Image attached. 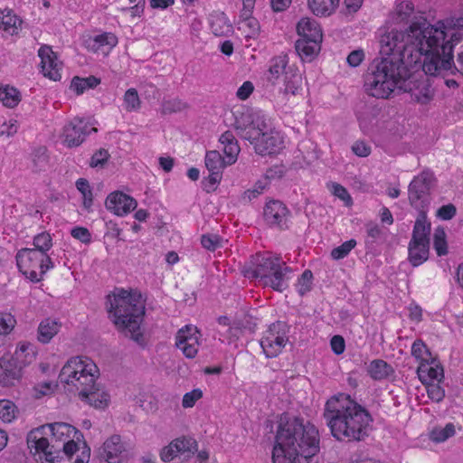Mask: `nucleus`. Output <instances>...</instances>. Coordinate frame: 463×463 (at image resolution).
<instances>
[{"label": "nucleus", "mask_w": 463, "mask_h": 463, "mask_svg": "<svg viewBox=\"0 0 463 463\" xmlns=\"http://www.w3.org/2000/svg\"><path fill=\"white\" fill-rule=\"evenodd\" d=\"M456 28H463V18L439 21L435 25L426 22L413 23L406 31H402L404 37L401 48L420 52L418 61L410 67V71L421 64L422 71L431 76L453 69L463 74V45L458 53V67L453 61L454 45L462 37L460 33L455 31Z\"/></svg>", "instance_id": "obj_1"}, {"label": "nucleus", "mask_w": 463, "mask_h": 463, "mask_svg": "<svg viewBox=\"0 0 463 463\" xmlns=\"http://www.w3.org/2000/svg\"><path fill=\"white\" fill-rule=\"evenodd\" d=\"M403 34L402 31L392 30L381 40L380 59L370 64L364 79L365 92L376 99H389L396 89L407 90L411 67L420 57L419 51L408 52L401 48Z\"/></svg>", "instance_id": "obj_2"}, {"label": "nucleus", "mask_w": 463, "mask_h": 463, "mask_svg": "<svg viewBox=\"0 0 463 463\" xmlns=\"http://www.w3.org/2000/svg\"><path fill=\"white\" fill-rule=\"evenodd\" d=\"M403 34L402 31L392 30L381 40L380 59L370 64L364 79L365 92L376 99H389L396 89L407 90L411 67L420 57L419 51L408 52L401 48Z\"/></svg>", "instance_id": "obj_3"}, {"label": "nucleus", "mask_w": 463, "mask_h": 463, "mask_svg": "<svg viewBox=\"0 0 463 463\" xmlns=\"http://www.w3.org/2000/svg\"><path fill=\"white\" fill-rule=\"evenodd\" d=\"M106 307L109 317L118 331L136 342L142 339L141 323L145 304L137 291L115 288L107 297Z\"/></svg>", "instance_id": "obj_4"}, {"label": "nucleus", "mask_w": 463, "mask_h": 463, "mask_svg": "<svg viewBox=\"0 0 463 463\" xmlns=\"http://www.w3.org/2000/svg\"><path fill=\"white\" fill-rule=\"evenodd\" d=\"M324 416L332 434H365L372 430L370 413L345 394L327 401Z\"/></svg>", "instance_id": "obj_5"}, {"label": "nucleus", "mask_w": 463, "mask_h": 463, "mask_svg": "<svg viewBox=\"0 0 463 463\" xmlns=\"http://www.w3.org/2000/svg\"><path fill=\"white\" fill-rule=\"evenodd\" d=\"M244 276L257 279L263 287L282 292L288 287L291 268L270 252L257 253L244 268Z\"/></svg>", "instance_id": "obj_6"}, {"label": "nucleus", "mask_w": 463, "mask_h": 463, "mask_svg": "<svg viewBox=\"0 0 463 463\" xmlns=\"http://www.w3.org/2000/svg\"><path fill=\"white\" fill-rule=\"evenodd\" d=\"M319 451L317 436H274L272 463H312Z\"/></svg>", "instance_id": "obj_7"}, {"label": "nucleus", "mask_w": 463, "mask_h": 463, "mask_svg": "<svg viewBox=\"0 0 463 463\" xmlns=\"http://www.w3.org/2000/svg\"><path fill=\"white\" fill-rule=\"evenodd\" d=\"M279 86V93L284 97L296 96L302 90V75L294 66L288 65L287 55H279L269 61L265 72V87L274 91Z\"/></svg>", "instance_id": "obj_8"}, {"label": "nucleus", "mask_w": 463, "mask_h": 463, "mask_svg": "<svg viewBox=\"0 0 463 463\" xmlns=\"http://www.w3.org/2000/svg\"><path fill=\"white\" fill-rule=\"evenodd\" d=\"M99 376V370L91 359L86 356H74L62 366L59 380L68 386L69 391L86 393L87 390L94 386Z\"/></svg>", "instance_id": "obj_9"}, {"label": "nucleus", "mask_w": 463, "mask_h": 463, "mask_svg": "<svg viewBox=\"0 0 463 463\" xmlns=\"http://www.w3.org/2000/svg\"><path fill=\"white\" fill-rule=\"evenodd\" d=\"M27 446L30 453L42 461V463H67V458L61 455V442L58 439L51 441L42 436H27ZM81 454H77L74 463H88L90 457V449L83 443Z\"/></svg>", "instance_id": "obj_10"}, {"label": "nucleus", "mask_w": 463, "mask_h": 463, "mask_svg": "<svg viewBox=\"0 0 463 463\" xmlns=\"http://www.w3.org/2000/svg\"><path fill=\"white\" fill-rule=\"evenodd\" d=\"M18 270L32 282L37 283L43 279L48 270L54 268L50 255L35 251L31 248H23L15 255Z\"/></svg>", "instance_id": "obj_11"}, {"label": "nucleus", "mask_w": 463, "mask_h": 463, "mask_svg": "<svg viewBox=\"0 0 463 463\" xmlns=\"http://www.w3.org/2000/svg\"><path fill=\"white\" fill-rule=\"evenodd\" d=\"M267 434H317L318 430L309 421L289 412L273 414L265 420Z\"/></svg>", "instance_id": "obj_12"}, {"label": "nucleus", "mask_w": 463, "mask_h": 463, "mask_svg": "<svg viewBox=\"0 0 463 463\" xmlns=\"http://www.w3.org/2000/svg\"><path fill=\"white\" fill-rule=\"evenodd\" d=\"M430 233V222H428L427 216H418L408 247L409 260L414 267L421 265L429 258Z\"/></svg>", "instance_id": "obj_13"}, {"label": "nucleus", "mask_w": 463, "mask_h": 463, "mask_svg": "<svg viewBox=\"0 0 463 463\" xmlns=\"http://www.w3.org/2000/svg\"><path fill=\"white\" fill-rule=\"evenodd\" d=\"M436 178L430 170H424L416 175L408 186L410 204L419 211L418 216H427V208L430 203V190L435 185Z\"/></svg>", "instance_id": "obj_14"}, {"label": "nucleus", "mask_w": 463, "mask_h": 463, "mask_svg": "<svg viewBox=\"0 0 463 463\" xmlns=\"http://www.w3.org/2000/svg\"><path fill=\"white\" fill-rule=\"evenodd\" d=\"M289 326L282 321H276L262 333L260 344L267 358L277 357L288 342Z\"/></svg>", "instance_id": "obj_15"}, {"label": "nucleus", "mask_w": 463, "mask_h": 463, "mask_svg": "<svg viewBox=\"0 0 463 463\" xmlns=\"http://www.w3.org/2000/svg\"><path fill=\"white\" fill-rule=\"evenodd\" d=\"M234 128L244 139L252 142L266 129V122L262 116L249 111L235 113Z\"/></svg>", "instance_id": "obj_16"}, {"label": "nucleus", "mask_w": 463, "mask_h": 463, "mask_svg": "<svg viewBox=\"0 0 463 463\" xmlns=\"http://www.w3.org/2000/svg\"><path fill=\"white\" fill-rule=\"evenodd\" d=\"M91 132H97V128L91 127L89 121L74 118L62 128L61 136L62 144L69 148L79 146Z\"/></svg>", "instance_id": "obj_17"}, {"label": "nucleus", "mask_w": 463, "mask_h": 463, "mask_svg": "<svg viewBox=\"0 0 463 463\" xmlns=\"http://www.w3.org/2000/svg\"><path fill=\"white\" fill-rule=\"evenodd\" d=\"M197 451V442L192 436H181L175 439L169 445L160 451V458L164 462H170L178 455L190 457Z\"/></svg>", "instance_id": "obj_18"}, {"label": "nucleus", "mask_w": 463, "mask_h": 463, "mask_svg": "<svg viewBox=\"0 0 463 463\" xmlns=\"http://www.w3.org/2000/svg\"><path fill=\"white\" fill-rule=\"evenodd\" d=\"M41 59V71L44 77L54 81L61 79L62 62L49 45H42L38 50Z\"/></svg>", "instance_id": "obj_19"}, {"label": "nucleus", "mask_w": 463, "mask_h": 463, "mask_svg": "<svg viewBox=\"0 0 463 463\" xmlns=\"http://www.w3.org/2000/svg\"><path fill=\"white\" fill-rule=\"evenodd\" d=\"M200 333L194 326H185L178 330L175 345L187 358H194L199 349Z\"/></svg>", "instance_id": "obj_20"}, {"label": "nucleus", "mask_w": 463, "mask_h": 463, "mask_svg": "<svg viewBox=\"0 0 463 463\" xmlns=\"http://www.w3.org/2000/svg\"><path fill=\"white\" fill-rule=\"evenodd\" d=\"M258 137L250 142L254 146L256 153L260 155H270L279 152L283 147V137L279 132L269 129L260 131Z\"/></svg>", "instance_id": "obj_21"}, {"label": "nucleus", "mask_w": 463, "mask_h": 463, "mask_svg": "<svg viewBox=\"0 0 463 463\" xmlns=\"http://www.w3.org/2000/svg\"><path fill=\"white\" fill-rule=\"evenodd\" d=\"M106 208L118 216H124L136 209L137 201L122 192H114L108 195Z\"/></svg>", "instance_id": "obj_22"}, {"label": "nucleus", "mask_w": 463, "mask_h": 463, "mask_svg": "<svg viewBox=\"0 0 463 463\" xmlns=\"http://www.w3.org/2000/svg\"><path fill=\"white\" fill-rule=\"evenodd\" d=\"M22 377V366L14 357L4 356L0 358V384L13 386Z\"/></svg>", "instance_id": "obj_23"}, {"label": "nucleus", "mask_w": 463, "mask_h": 463, "mask_svg": "<svg viewBox=\"0 0 463 463\" xmlns=\"http://www.w3.org/2000/svg\"><path fill=\"white\" fill-rule=\"evenodd\" d=\"M288 210L279 201H271L264 208L265 222L272 227H287Z\"/></svg>", "instance_id": "obj_24"}, {"label": "nucleus", "mask_w": 463, "mask_h": 463, "mask_svg": "<svg viewBox=\"0 0 463 463\" xmlns=\"http://www.w3.org/2000/svg\"><path fill=\"white\" fill-rule=\"evenodd\" d=\"M125 446L120 436H110L99 449V458L108 463H120Z\"/></svg>", "instance_id": "obj_25"}, {"label": "nucleus", "mask_w": 463, "mask_h": 463, "mask_svg": "<svg viewBox=\"0 0 463 463\" xmlns=\"http://www.w3.org/2000/svg\"><path fill=\"white\" fill-rule=\"evenodd\" d=\"M417 373L422 383L441 382L444 378L443 367L436 358L430 362L420 363Z\"/></svg>", "instance_id": "obj_26"}, {"label": "nucleus", "mask_w": 463, "mask_h": 463, "mask_svg": "<svg viewBox=\"0 0 463 463\" xmlns=\"http://www.w3.org/2000/svg\"><path fill=\"white\" fill-rule=\"evenodd\" d=\"M89 50L96 53L108 55L110 51L118 44V38L111 33H104L93 37H90L87 41Z\"/></svg>", "instance_id": "obj_27"}, {"label": "nucleus", "mask_w": 463, "mask_h": 463, "mask_svg": "<svg viewBox=\"0 0 463 463\" xmlns=\"http://www.w3.org/2000/svg\"><path fill=\"white\" fill-rule=\"evenodd\" d=\"M205 166L208 169L210 175L209 179L213 184H216L221 180L222 171L229 165L225 162V158L222 157L221 154L217 150L208 151L205 155Z\"/></svg>", "instance_id": "obj_28"}, {"label": "nucleus", "mask_w": 463, "mask_h": 463, "mask_svg": "<svg viewBox=\"0 0 463 463\" xmlns=\"http://www.w3.org/2000/svg\"><path fill=\"white\" fill-rule=\"evenodd\" d=\"M222 149L224 153L225 162L232 165L237 161L241 148L237 139L231 131H226L219 138Z\"/></svg>", "instance_id": "obj_29"}, {"label": "nucleus", "mask_w": 463, "mask_h": 463, "mask_svg": "<svg viewBox=\"0 0 463 463\" xmlns=\"http://www.w3.org/2000/svg\"><path fill=\"white\" fill-rule=\"evenodd\" d=\"M80 399L96 409H104L109 405V395L95 382L94 386L86 391V393H79Z\"/></svg>", "instance_id": "obj_30"}, {"label": "nucleus", "mask_w": 463, "mask_h": 463, "mask_svg": "<svg viewBox=\"0 0 463 463\" xmlns=\"http://www.w3.org/2000/svg\"><path fill=\"white\" fill-rule=\"evenodd\" d=\"M299 39L322 40V30L314 19L305 17L302 18L297 25Z\"/></svg>", "instance_id": "obj_31"}, {"label": "nucleus", "mask_w": 463, "mask_h": 463, "mask_svg": "<svg viewBox=\"0 0 463 463\" xmlns=\"http://www.w3.org/2000/svg\"><path fill=\"white\" fill-rule=\"evenodd\" d=\"M209 25L216 36H226L232 32V26L227 16L222 12H213L209 15Z\"/></svg>", "instance_id": "obj_32"}, {"label": "nucleus", "mask_w": 463, "mask_h": 463, "mask_svg": "<svg viewBox=\"0 0 463 463\" xmlns=\"http://www.w3.org/2000/svg\"><path fill=\"white\" fill-rule=\"evenodd\" d=\"M79 434L80 430L73 425L66 422H53L43 424L30 430L29 434Z\"/></svg>", "instance_id": "obj_33"}, {"label": "nucleus", "mask_w": 463, "mask_h": 463, "mask_svg": "<svg viewBox=\"0 0 463 463\" xmlns=\"http://www.w3.org/2000/svg\"><path fill=\"white\" fill-rule=\"evenodd\" d=\"M61 323L57 319L45 318L38 326L37 339L43 344H48L58 334L61 329Z\"/></svg>", "instance_id": "obj_34"}, {"label": "nucleus", "mask_w": 463, "mask_h": 463, "mask_svg": "<svg viewBox=\"0 0 463 463\" xmlns=\"http://www.w3.org/2000/svg\"><path fill=\"white\" fill-rule=\"evenodd\" d=\"M370 377L375 381H383L394 374L393 367L382 359H375L370 362L367 367Z\"/></svg>", "instance_id": "obj_35"}, {"label": "nucleus", "mask_w": 463, "mask_h": 463, "mask_svg": "<svg viewBox=\"0 0 463 463\" xmlns=\"http://www.w3.org/2000/svg\"><path fill=\"white\" fill-rule=\"evenodd\" d=\"M22 21L10 10L0 11V33L6 35L16 34Z\"/></svg>", "instance_id": "obj_36"}, {"label": "nucleus", "mask_w": 463, "mask_h": 463, "mask_svg": "<svg viewBox=\"0 0 463 463\" xmlns=\"http://www.w3.org/2000/svg\"><path fill=\"white\" fill-rule=\"evenodd\" d=\"M322 40L298 39L296 50L302 59L311 61L320 51Z\"/></svg>", "instance_id": "obj_37"}, {"label": "nucleus", "mask_w": 463, "mask_h": 463, "mask_svg": "<svg viewBox=\"0 0 463 463\" xmlns=\"http://www.w3.org/2000/svg\"><path fill=\"white\" fill-rule=\"evenodd\" d=\"M22 100V94L18 89L8 84L0 83V102L3 106L14 109Z\"/></svg>", "instance_id": "obj_38"}, {"label": "nucleus", "mask_w": 463, "mask_h": 463, "mask_svg": "<svg viewBox=\"0 0 463 463\" xmlns=\"http://www.w3.org/2000/svg\"><path fill=\"white\" fill-rule=\"evenodd\" d=\"M308 6L317 16L330 15L338 5L339 0H308Z\"/></svg>", "instance_id": "obj_39"}, {"label": "nucleus", "mask_w": 463, "mask_h": 463, "mask_svg": "<svg viewBox=\"0 0 463 463\" xmlns=\"http://www.w3.org/2000/svg\"><path fill=\"white\" fill-rule=\"evenodd\" d=\"M100 83V80L95 76L87 78L74 77L71 82L70 89L77 95H81L87 90L94 89Z\"/></svg>", "instance_id": "obj_40"}, {"label": "nucleus", "mask_w": 463, "mask_h": 463, "mask_svg": "<svg viewBox=\"0 0 463 463\" xmlns=\"http://www.w3.org/2000/svg\"><path fill=\"white\" fill-rule=\"evenodd\" d=\"M33 245L32 250L43 252V255H49L48 252L52 247V238L47 232H40L33 237Z\"/></svg>", "instance_id": "obj_41"}, {"label": "nucleus", "mask_w": 463, "mask_h": 463, "mask_svg": "<svg viewBox=\"0 0 463 463\" xmlns=\"http://www.w3.org/2000/svg\"><path fill=\"white\" fill-rule=\"evenodd\" d=\"M406 91H411L412 98L420 104L426 105L429 104L434 96L433 90L430 85L423 83L421 86L418 87L416 90H412L411 88L407 86Z\"/></svg>", "instance_id": "obj_42"}, {"label": "nucleus", "mask_w": 463, "mask_h": 463, "mask_svg": "<svg viewBox=\"0 0 463 463\" xmlns=\"http://www.w3.org/2000/svg\"><path fill=\"white\" fill-rule=\"evenodd\" d=\"M411 354L420 361V364L434 359L428 346L420 339H417L413 342L411 345Z\"/></svg>", "instance_id": "obj_43"}, {"label": "nucleus", "mask_w": 463, "mask_h": 463, "mask_svg": "<svg viewBox=\"0 0 463 463\" xmlns=\"http://www.w3.org/2000/svg\"><path fill=\"white\" fill-rule=\"evenodd\" d=\"M123 108L128 112L137 111L141 108V100L136 89H128L123 96Z\"/></svg>", "instance_id": "obj_44"}, {"label": "nucleus", "mask_w": 463, "mask_h": 463, "mask_svg": "<svg viewBox=\"0 0 463 463\" xmlns=\"http://www.w3.org/2000/svg\"><path fill=\"white\" fill-rule=\"evenodd\" d=\"M83 443L87 445L85 441L81 442L80 439L78 441L69 440L61 443V455L67 458V463H74L72 458L80 450V453L82 452Z\"/></svg>", "instance_id": "obj_45"}, {"label": "nucleus", "mask_w": 463, "mask_h": 463, "mask_svg": "<svg viewBox=\"0 0 463 463\" xmlns=\"http://www.w3.org/2000/svg\"><path fill=\"white\" fill-rule=\"evenodd\" d=\"M16 323V318L12 313L0 311V337L11 334Z\"/></svg>", "instance_id": "obj_46"}, {"label": "nucleus", "mask_w": 463, "mask_h": 463, "mask_svg": "<svg viewBox=\"0 0 463 463\" xmlns=\"http://www.w3.org/2000/svg\"><path fill=\"white\" fill-rule=\"evenodd\" d=\"M295 287L300 296L308 293L313 288V273L311 270L306 269L298 279Z\"/></svg>", "instance_id": "obj_47"}, {"label": "nucleus", "mask_w": 463, "mask_h": 463, "mask_svg": "<svg viewBox=\"0 0 463 463\" xmlns=\"http://www.w3.org/2000/svg\"><path fill=\"white\" fill-rule=\"evenodd\" d=\"M76 187L82 195L84 208L90 209L93 203V194L88 180L84 178L78 179Z\"/></svg>", "instance_id": "obj_48"}, {"label": "nucleus", "mask_w": 463, "mask_h": 463, "mask_svg": "<svg viewBox=\"0 0 463 463\" xmlns=\"http://www.w3.org/2000/svg\"><path fill=\"white\" fill-rule=\"evenodd\" d=\"M445 230L438 227L433 235V247L439 256H443L448 253V244L446 241Z\"/></svg>", "instance_id": "obj_49"}, {"label": "nucleus", "mask_w": 463, "mask_h": 463, "mask_svg": "<svg viewBox=\"0 0 463 463\" xmlns=\"http://www.w3.org/2000/svg\"><path fill=\"white\" fill-rule=\"evenodd\" d=\"M187 109V104L180 99H166L162 102L161 113L164 115L181 112Z\"/></svg>", "instance_id": "obj_50"}, {"label": "nucleus", "mask_w": 463, "mask_h": 463, "mask_svg": "<svg viewBox=\"0 0 463 463\" xmlns=\"http://www.w3.org/2000/svg\"><path fill=\"white\" fill-rule=\"evenodd\" d=\"M201 244L205 250L214 251L223 246V239L215 233H206L202 235Z\"/></svg>", "instance_id": "obj_51"}, {"label": "nucleus", "mask_w": 463, "mask_h": 463, "mask_svg": "<svg viewBox=\"0 0 463 463\" xmlns=\"http://www.w3.org/2000/svg\"><path fill=\"white\" fill-rule=\"evenodd\" d=\"M17 414L15 404L9 400L0 401V419L4 422H11Z\"/></svg>", "instance_id": "obj_52"}, {"label": "nucleus", "mask_w": 463, "mask_h": 463, "mask_svg": "<svg viewBox=\"0 0 463 463\" xmlns=\"http://www.w3.org/2000/svg\"><path fill=\"white\" fill-rule=\"evenodd\" d=\"M328 190L337 198L344 202L345 205L350 206L353 204V200L345 187L337 183H328L326 184Z\"/></svg>", "instance_id": "obj_53"}, {"label": "nucleus", "mask_w": 463, "mask_h": 463, "mask_svg": "<svg viewBox=\"0 0 463 463\" xmlns=\"http://www.w3.org/2000/svg\"><path fill=\"white\" fill-rule=\"evenodd\" d=\"M356 241L352 239L345 241L340 246L335 248L331 251V257L334 260H341L346 257L350 251L355 247Z\"/></svg>", "instance_id": "obj_54"}, {"label": "nucleus", "mask_w": 463, "mask_h": 463, "mask_svg": "<svg viewBox=\"0 0 463 463\" xmlns=\"http://www.w3.org/2000/svg\"><path fill=\"white\" fill-rule=\"evenodd\" d=\"M439 383L440 382L424 383L429 398L436 402H441L445 397V391Z\"/></svg>", "instance_id": "obj_55"}, {"label": "nucleus", "mask_w": 463, "mask_h": 463, "mask_svg": "<svg viewBox=\"0 0 463 463\" xmlns=\"http://www.w3.org/2000/svg\"><path fill=\"white\" fill-rule=\"evenodd\" d=\"M270 172L271 170L267 173V176L263 180L258 181L252 189H249L245 192V194L249 199L256 198L258 195L263 193V191L269 185L268 178L270 177Z\"/></svg>", "instance_id": "obj_56"}, {"label": "nucleus", "mask_w": 463, "mask_h": 463, "mask_svg": "<svg viewBox=\"0 0 463 463\" xmlns=\"http://www.w3.org/2000/svg\"><path fill=\"white\" fill-rule=\"evenodd\" d=\"M202 397L203 392L200 389H194L184 395L182 406L185 409L192 408Z\"/></svg>", "instance_id": "obj_57"}, {"label": "nucleus", "mask_w": 463, "mask_h": 463, "mask_svg": "<svg viewBox=\"0 0 463 463\" xmlns=\"http://www.w3.org/2000/svg\"><path fill=\"white\" fill-rule=\"evenodd\" d=\"M19 128L18 121L16 119H9L4 122L0 127V137H10L14 136Z\"/></svg>", "instance_id": "obj_58"}, {"label": "nucleus", "mask_w": 463, "mask_h": 463, "mask_svg": "<svg viewBox=\"0 0 463 463\" xmlns=\"http://www.w3.org/2000/svg\"><path fill=\"white\" fill-rule=\"evenodd\" d=\"M71 235L84 244H89L91 241V233L85 227L77 226L72 228Z\"/></svg>", "instance_id": "obj_59"}, {"label": "nucleus", "mask_w": 463, "mask_h": 463, "mask_svg": "<svg viewBox=\"0 0 463 463\" xmlns=\"http://www.w3.org/2000/svg\"><path fill=\"white\" fill-rule=\"evenodd\" d=\"M430 434H455L457 431H462L461 427H457L453 422L447 423L444 427L437 426L432 422Z\"/></svg>", "instance_id": "obj_60"}, {"label": "nucleus", "mask_w": 463, "mask_h": 463, "mask_svg": "<svg viewBox=\"0 0 463 463\" xmlns=\"http://www.w3.org/2000/svg\"><path fill=\"white\" fill-rule=\"evenodd\" d=\"M109 157V154L106 149H99L91 156L90 165L93 168L103 166Z\"/></svg>", "instance_id": "obj_61"}, {"label": "nucleus", "mask_w": 463, "mask_h": 463, "mask_svg": "<svg viewBox=\"0 0 463 463\" xmlns=\"http://www.w3.org/2000/svg\"><path fill=\"white\" fill-rule=\"evenodd\" d=\"M457 213L456 207L452 203L441 206L438 212L437 216L444 221L451 220Z\"/></svg>", "instance_id": "obj_62"}, {"label": "nucleus", "mask_w": 463, "mask_h": 463, "mask_svg": "<svg viewBox=\"0 0 463 463\" xmlns=\"http://www.w3.org/2000/svg\"><path fill=\"white\" fill-rule=\"evenodd\" d=\"M254 90V86L251 81H244L238 89L236 96L241 100L247 99Z\"/></svg>", "instance_id": "obj_63"}, {"label": "nucleus", "mask_w": 463, "mask_h": 463, "mask_svg": "<svg viewBox=\"0 0 463 463\" xmlns=\"http://www.w3.org/2000/svg\"><path fill=\"white\" fill-rule=\"evenodd\" d=\"M352 151L358 156L365 157L371 154V147L364 141H356L352 146Z\"/></svg>", "instance_id": "obj_64"}]
</instances>
